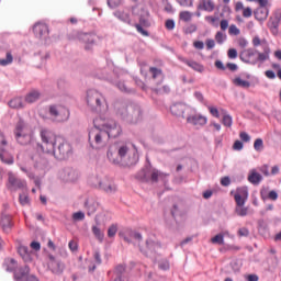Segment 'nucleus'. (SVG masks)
I'll list each match as a JSON object with an SVG mask.
<instances>
[{"label":"nucleus","mask_w":281,"mask_h":281,"mask_svg":"<svg viewBox=\"0 0 281 281\" xmlns=\"http://www.w3.org/2000/svg\"><path fill=\"white\" fill-rule=\"evenodd\" d=\"M113 106L116 116L126 124H139V122L144 120V111L137 103H128L124 100H116Z\"/></svg>","instance_id":"obj_1"},{"label":"nucleus","mask_w":281,"mask_h":281,"mask_svg":"<svg viewBox=\"0 0 281 281\" xmlns=\"http://www.w3.org/2000/svg\"><path fill=\"white\" fill-rule=\"evenodd\" d=\"M128 146L123 145L121 147H110L108 149V159L115 166H123V168H131L136 166L139 161V154L137 151L130 153Z\"/></svg>","instance_id":"obj_2"},{"label":"nucleus","mask_w":281,"mask_h":281,"mask_svg":"<svg viewBox=\"0 0 281 281\" xmlns=\"http://www.w3.org/2000/svg\"><path fill=\"white\" fill-rule=\"evenodd\" d=\"M105 127L108 131H102L100 127L94 125V130L89 132V142H91V138L93 137L95 144V146L90 144L92 148H100L101 146H104V142H102L104 137H119V135L122 133V127L115 122L106 123Z\"/></svg>","instance_id":"obj_3"},{"label":"nucleus","mask_w":281,"mask_h":281,"mask_svg":"<svg viewBox=\"0 0 281 281\" xmlns=\"http://www.w3.org/2000/svg\"><path fill=\"white\" fill-rule=\"evenodd\" d=\"M86 100L87 105L92 113L100 115V113H104V111H106V99H104V95L98 90H88Z\"/></svg>","instance_id":"obj_4"},{"label":"nucleus","mask_w":281,"mask_h":281,"mask_svg":"<svg viewBox=\"0 0 281 281\" xmlns=\"http://www.w3.org/2000/svg\"><path fill=\"white\" fill-rule=\"evenodd\" d=\"M132 13L138 16V24H135V27L138 34L143 36H150V33L144 27H150V11L146 8H140L137 10V5L132 7Z\"/></svg>","instance_id":"obj_5"},{"label":"nucleus","mask_w":281,"mask_h":281,"mask_svg":"<svg viewBox=\"0 0 281 281\" xmlns=\"http://www.w3.org/2000/svg\"><path fill=\"white\" fill-rule=\"evenodd\" d=\"M74 153V148L71 144H69L63 136L57 138L56 146L53 147V150L49 155H54L55 159H59V161H65V159H69Z\"/></svg>","instance_id":"obj_6"},{"label":"nucleus","mask_w":281,"mask_h":281,"mask_svg":"<svg viewBox=\"0 0 281 281\" xmlns=\"http://www.w3.org/2000/svg\"><path fill=\"white\" fill-rule=\"evenodd\" d=\"M40 135L43 144H37V146L43 153L49 155L58 143V138H60L61 136L54 134V132L49 130H42Z\"/></svg>","instance_id":"obj_7"},{"label":"nucleus","mask_w":281,"mask_h":281,"mask_svg":"<svg viewBox=\"0 0 281 281\" xmlns=\"http://www.w3.org/2000/svg\"><path fill=\"white\" fill-rule=\"evenodd\" d=\"M160 175L161 173L159 172V170L153 168L150 160L147 159V165L145 166V168L137 172L136 179H138V181H142L143 183H148V181H151V183H157V181H159Z\"/></svg>","instance_id":"obj_8"},{"label":"nucleus","mask_w":281,"mask_h":281,"mask_svg":"<svg viewBox=\"0 0 281 281\" xmlns=\"http://www.w3.org/2000/svg\"><path fill=\"white\" fill-rule=\"evenodd\" d=\"M160 249L161 245L153 239H147L144 247L139 246V251L142 255L146 256V258H150L151 260H157Z\"/></svg>","instance_id":"obj_9"},{"label":"nucleus","mask_w":281,"mask_h":281,"mask_svg":"<svg viewBox=\"0 0 281 281\" xmlns=\"http://www.w3.org/2000/svg\"><path fill=\"white\" fill-rule=\"evenodd\" d=\"M93 181H95L91 183L93 188H99L100 190H103V192H106L108 194H113L117 190V187H115V183H113L112 180L109 179V177H105L103 180L93 178Z\"/></svg>","instance_id":"obj_10"},{"label":"nucleus","mask_w":281,"mask_h":281,"mask_svg":"<svg viewBox=\"0 0 281 281\" xmlns=\"http://www.w3.org/2000/svg\"><path fill=\"white\" fill-rule=\"evenodd\" d=\"M256 54H258L257 49H254V48L244 49L239 54L240 61L246 63V65H258V58L256 57Z\"/></svg>","instance_id":"obj_11"},{"label":"nucleus","mask_w":281,"mask_h":281,"mask_svg":"<svg viewBox=\"0 0 281 281\" xmlns=\"http://www.w3.org/2000/svg\"><path fill=\"white\" fill-rule=\"evenodd\" d=\"M7 188L11 192H16V190H22V188H25V181L14 176V173L9 172Z\"/></svg>","instance_id":"obj_12"},{"label":"nucleus","mask_w":281,"mask_h":281,"mask_svg":"<svg viewBox=\"0 0 281 281\" xmlns=\"http://www.w3.org/2000/svg\"><path fill=\"white\" fill-rule=\"evenodd\" d=\"M33 33L40 41H47L49 36V26L45 23H36L33 26Z\"/></svg>","instance_id":"obj_13"},{"label":"nucleus","mask_w":281,"mask_h":281,"mask_svg":"<svg viewBox=\"0 0 281 281\" xmlns=\"http://www.w3.org/2000/svg\"><path fill=\"white\" fill-rule=\"evenodd\" d=\"M78 38L81 41V43H85V49L87 52L91 50L93 45H95V34L93 33H85L80 32L78 33Z\"/></svg>","instance_id":"obj_14"},{"label":"nucleus","mask_w":281,"mask_h":281,"mask_svg":"<svg viewBox=\"0 0 281 281\" xmlns=\"http://www.w3.org/2000/svg\"><path fill=\"white\" fill-rule=\"evenodd\" d=\"M60 178L66 183H74V181H78V171L71 167H66L63 169Z\"/></svg>","instance_id":"obj_15"},{"label":"nucleus","mask_w":281,"mask_h":281,"mask_svg":"<svg viewBox=\"0 0 281 281\" xmlns=\"http://www.w3.org/2000/svg\"><path fill=\"white\" fill-rule=\"evenodd\" d=\"M30 266H21L14 270L13 280L14 281H24L30 276Z\"/></svg>","instance_id":"obj_16"},{"label":"nucleus","mask_w":281,"mask_h":281,"mask_svg":"<svg viewBox=\"0 0 281 281\" xmlns=\"http://www.w3.org/2000/svg\"><path fill=\"white\" fill-rule=\"evenodd\" d=\"M249 198V191L247 188H241L237 190L235 194V203L237 207H243L245 205V201Z\"/></svg>","instance_id":"obj_17"},{"label":"nucleus","mask_w":281,"mask_h":281,"mask_svg":"<svg viewBox=\"0 0 281 281\" xmlns=\"http://www.w3.org/2000/svg\"><path fill=\"white\" fill-rule=\"evenodd\" d=\"M187 122L193 126H205L207 124V117L201 114L190 115L187 116Z\"/></svg>","instance_id":"obj_18"},{"label":"nucleus","mask_w":281,"mask_h":281,"mask_svg":"<svg viewBox=\"0 0 281 281\" xmlns=\"http://www.w3.org/2000/svg\"><path fill=\"white\" fill-rule=\"evenodd\" d=\"M186 104L183 103H175L171 105L170 108V112L172 113V115H176V117H182L183 120H186Z\"/></svg>","instance_id":"obj_19"},{"label":"nucleus","mask_w":281,"mask_h":281,"mask_svg":"<svg viewBox=\"0 0 281 281\" xmlns=\"http://www.w3.org/2000/svg\"><path fill=\"white\" fill-rule=\"evenodd\" d=\"M281 12H277L273 18H270L268 22V27L271 30L272 34H278V27H280Z\"/></svg>","instance_id":"obj_20"},{"label":"nucleus","mask_w":281,"mask_h":281,"mask_svg":"<svg viewBox=\"0 0 281 281\" xmlns=\"http://www.w3.org/2000/svg\"><path fill=\"white\" fill-rule=\"evenodd\" d=\"M0 225L5 234L10 233V229H12L13 226L12 217L8 214H2Z\"/></svg>","instance_id":"obj_21"},{"label":"nucleus","mask_w":281,"mask_h":281,"mask_svg":"<svg viewBox=\"0 0 281 281\" xmlns=\"http://www.w3.org/2000/svg\"><path fill=\"white\" fill-rule=\"evenodd\" d=\"M254 16L257 21H267L268 16H269V8H257L254 11Z\"/></svg>","instance_id":"obj_22"},{"label":"nucleus","mask_w":281,"mask_h":281,"mask_svg":"<svg viewBox=\"0 0 281 281\" xmlns=\"http://www.w3.org/2000/svg\"><path fill=\"white\" fill-rule=\"evenodd\" d=\"M214 1L212 0H200L198 4V10H202L204 12H214Z\"/></svg>","instance_id":"obj_23"},{"label":"nucleus","mask_w":281,"mask_h":281,"mask_svg":"<svg viewBox=\"0 0 281 281\" xmlns=\"http://www.w3.org/2000/svg\"><path fill=\"white\" fill-rule=\"evenodd\" d=\"M48 267L50 268V271L53 273H56L57 276H60L63 271H65V265L60 262V260L57 261H49Z\"/></svg>","instance_id":"obj_24"},{"label":"nucleus","mask_w":281,"mask_h":281,"mask_svg":"<svg viewBox=\"0 0 281 281\" xmlns=\"http://www.w3.org/2000/svg\"><path fill=\"white\" fill-rule=\"evenodd\" d=\"M18 254L24 262H32V255L30 254V248L27 246H20L18 248Z\"/></svg>","instance_id":"obj_25"},{"label":"nucleus","mask_w":281,"mask_h":281,"mask_svg":"<svg viewBox=\"0 0 281 281\" xmlns=\"http://www.w3.org/2000/svg\"><path fill=\"white\" fill-rule=\"evenodd\" d=\"M41 91L31 90L25 97V102L29 104H34V102H38V100H41Z\"/></svg>","instance_id":"obj_26"},{"label":"nucleus","mask_w":281,"mask_h":281,"mask_svg":"<svg viewBox=\"0 0 281 281\" xmlns=\"http://www.w3.org/2000/svg\"><path fill=\"white\" fill-rule=\"evenodd\" d=\"M15 139L20 146H27L32 142V136L30 134H20L15 135Z\"/></svg>","instance_id":"obj_27"},{"label":"nucleus","mask_w":281,"mask_h":281,"mask_svg":"<svg viewBox=\"0 0 281 281\" xmlns=\"http://www.w3.org/2000/svg\"><path fill=\"white\" fill-rule=\"evenodd\" d=\"M249 183H252V186H258L260 181H262V175L257 172L256 170H251L248 176Z\"/></svg>","instance_id":"obj_28"},{"label":"nucleus","mask_w":281,"mask_h":281,"mask_svg":"<svg viewBox=\"0 0 281 281\" xmlns=\"http://www.w3.org/2000/svg\"><path fill=\"white\" fill-rule=\"evenodd\" d=\"M0 159L3 164H7L8 166H12V164H14V156L8 154L5 149L0 150Z\"/></svg>","instance_id":"obj_29"},{"label":"nucleus","mask_w":281,"mask_h":281,"mask_svg":"<svg viewBox=\"0 0 281 281\" xmlns=\"http://www.w3.org/2000/svg\"><path fill=\"white\" fill-rule=\"evenodd\" d=\"M149 72L151 74L153 80H157L158 78L159 81L157 82V85H159L160 82H164V72L161 71V69L156 67H150Z\"/></svg>","instance_id":"obj_30"},{"label":"nucleus","mask_w":281,"mask_h":281,"mask_svg":"<svg viewBox=\"0 0 281 281\" xmlns=\"http://www.w3.org/2000/svg\"><path fill=\"white\" fill-rule=\"evenodd\" d=\"M183 63H186V65H188V67H191V69H193L194 71H198L199 74H203V71L205 70V68L203 67V65L194 61V60H183Z\"/></svg>","instance_id":"obj_31"},{"label":"nucleus","mask_w":281,"mask_h":281,"mask_svg":"<svg viewBox=\"0 0 281 281\" xmlns=\"http://www.w3.org/2000/svg\"><path fill=\"white\" fill-rule=\"evenodd\" d=\"M269 54H271V49L269 48L268 45L263 46V53L258 52L257 53V63H265V60H269Z\"/></svg>","instance_id":"obj_32"},{"label":"nucleus","mask_w":281,"mask_h":281,"mask_svg":"<svg viewBox=\"0 0 281 281\" xmlns=\"http://www.w3.org/2000/svg\"><path fill=\"white\" fill-rule=\"evenodd\" d=\"M114 16H116V19H119L123 23H126L127 25H132L131 14L125 13V12L116 11L114 13Z\"/></svg>","instance_id":"obj_33"},{"label":"nucleus","mask_w":281,"mask_h":281,"mask_svg":"<svg viewBox=\"0 0 281 281\" xmlns=\"http://www.w3.org/2000/svg\"><path fill=\"white\" fill-rule=\"evenodd\" d=\"M233 85H235V87H240L241 89H249V87H251V82L243 80L240 77L233 79Z\"/></svg>","instance_id":"obj_34"},{"label":"nucleus","mask_w":281,"mask_h":281,"mask_svg":"<svg viewBox=\"0 0 281 281\" xmlns=\"http://www.w3.org/2000/svg\"><path fill=\"white\" fill-rule=\"evenodd\" d=\"M117 89L122 91V93H135V90L132 88H128L124 81H117L114 83Z\"/></svg>","instance_id":"obj_35"},{"label":"nucleus","mask_w":281,"mask_h":281,"mask_svg":"<svg viewBox=\"0 0 281 281\" xmlns=\"http://www.w3.org/2000/svg\"><path fill=\"white\" fill-rule=\"evenodd\" d=\"M9 106L11 109H23V99L21 98H14L11 101H9Z\"/></svg>","instance_id":"obj_36"},{"label":"nucleus","mask_w":281,"mask_h":281,"mask_svg":"<svg viewBox=\"0 0 281 281\" xmlns=\"http://www.w3.org/2000/svg\"><path fill=\"white\" fill-rule=\"evenodd\" d=\"M60 105H49L48 113L52 117H58L60 115Z\"/></svg>","instance_id":"obj_37"},{"label":"nucleus","mask_w":281,"mask_h":281,"mask_svg":"<svg viewBox=\"0 0 281 281\" xmlns=\"http://www.w3.org/2000/svg\"><path fill=\"white\" fill-rule=\"evenodd\" d=\"M211 243H213V245H225V236L220 233L211 239Z\"/></svg>","instance_id":"obj_38"},{"label":"nucleus","mask_w":281,"mask_h":281,"mask_svg":"<svg viewBox=\"0 0 281 281\" xmlns=\"http://www.w3.org/2000/svg\"><path fill=\"white\" fill-rule=\"evenodd\" d=\"M254 148L257 153H262L265 150V142L262 138H257L254 143Z\"/></svg>","instance_id":"obj_39"},{"label":"nucleus","mask_w":281,"mask_h":281,"mask_svg":"<svg viewBox=\"0 0 281 281\" xmlns=\"http://www.w3.org/2000/svg\"><path fill=\"white\" fill-rule=\"evenodd\" d=\"M222 124L226 126L227 128H232V124H234V121L232 119V115L224 114L222 119Z\"/></svg>","instance_id":"obj_40"},{"label":"nucleus","mask_w":281,"mask_h":281,"mask_svg":"<svg viewBox=\"0 0 281 281\" xmlns=\"http://www.w3.org/2000/svg\"><path fill=\"white\" fill-rule=\"evenodd\" d=\"M92 234L95 236L98 240H100V243L104 240V233H102V231H100L98 226H92Z\"/></svg>","instance_id":"obj_41"},{"label":"nucleus","mask_w":281,"mask_h":281,"mask_svg":"<svg viewBox=\"0 0 281 281\" xmlns=\"http://www.w3.org/2000/svg\"><path fill=\"white\" fill-rule=\"evenodd\" d=\"M14 60V57L12 56V53H7V57L4 59H0L1 67H7V65H11V63Z\"/></svg>","instance_id":"obj_42"},{"label":"nucleus","mask_w":281,"mask_h":281,"mask_svg":"<svg viewBox=\"0 0 281 281\" xmlns=\"http://www.w3.org/2000/svg\"><path fill=\"white\" fill-rule=\"evenodd\" d=\"M19 201H20V205H30V195L25 194V193H20L19 195Z\"/></svg>","instance_id":"obj_43"},{"label":"nucleus","mask_w":281,"mask_h":281,"mask_svg":"<svg viewBox=\"0 0 281 281\" xmlns=\"http://www.w3.org/2000/svg\"><path fill=\"white\" fill-rule=\"evenodd\" d=\"M235 213L237 216H247V214H249V209L245 206H236Z\"/></svg>","instance_id":"obj_44"},{"label":"nucleus","mask_w":281,"mask_h":281,"mask_svg":"<svg viewBox=\"0 0 281 281\" xmlns=\"http://www.w3.org/2000/svg\"><path fill=\"white\" fill-rule=\"evenodd\" d=\"M23 128H25V123L23 122V120H20L14 128V135H16L18 133L21 135L23 134Z\"/></svg>","instance_id":"obj_45"},{"label":"nucleus","mask_w":281,"mask_h":281,"mask_svg":"<svg viewBox=\"0 0 281 281\" xmlns=\"http://www.w3.org/2000/svg\"><path fill=\"white\" fill-rule=\"evenodd\" d=\"M225 38H227V35L223 34L221 31L215 34V41L218 45H223V43H225Z\"/></svg>","instance_id":"obj_46"},{"label":"nucleus","mask_w":281,"mask_h":281,"mask_svg":"<svg viewBox=\"0 0 281 281\" xmlns=\"http://www.w3.org/2000/svg\"><path fill=\"white\" fill-rule=\"evenodd\" d=\"M180 19L181 21H184L186 23H188V21L192 20V13H190V11H182L180 12Z\"/></svg>","instance_id":"obj_47"},{"label":"nucleus","mask_w":281,"mask_h":281,"mask_svg":"<svg viewBox=\"0 0 281 281\" xmlns=\"http://www.w3.org/2000/svg\"><path fill=\"white\" fill-rule=\"evenodd\" d=\"M115 234H117V225L112 224V225L108 228V237H109V238H113V237H115Z\"/></svg>","instance_id":"obj_48"},{"label":"nucleus","mask_w":281,"mask_h":281,"mask_svg":"<svg viewBox=\"0 0 281 281\" xmlns=\"http://www.w3.org/2000/svg\"><path fill=\"white\" fill-rule=\"evenodd\" d=\"M109 8L115 10V8H120L122 5V0H106Z\"/></svg>","instance_id":"obj_49"},{"label":"nucleus","mask_w":281,"mask_h":281,"mask_svg":"<svg viewBox=\"0 0 281 281\" xmlns=\"http://www.w3.org/2000/svg\"><path fill=\"white\" fill-rule=\"evenodd\" d=\"M72 221H85V212L78 211L72 214Z\"/></svg>","instance_id":"obj_50"},{"label":"nucleus","mask_w":281,"mask_h":281,"mask_svg":"<svg viewBox=\"0 0 281 281\" xmlns=\"http://www.w3.org/2000/svg\"><path fill=\"white\" fill-rule=\"evenodd\" d=\"M228 34H231L233 36H238V34H240V30L238 27H236L235 24H232L228 29Z\"/></svg>","instance_id":"obj_51"},{"label":"nucleus","mask_w":281,"mask_h":281,"mask_svg":"<svg viewBox=\"0 0 281 281\" xmlns=\"http://www.w3.org/2000/svg\"><path fill=\"white\" fill-rule=\"evenodd\" d=\"M227 56H228V58L234 60V59L238 58V50H236V48H229L227 52Z\"/></svg>","instance_id":"obj_52"},{"label":"nucleus","mask_w":281,"mask_h":281,"mask_svg":"<svg viewBox=\"0 0 281 281\" xmlns=\"http://www.w3.org/2000/svg\"><path fill=\"white\" fill-rule=\"evenodd\" d=\"M232 184V179L229 178V176H225L221 179V186H223L224 188H227Z\"/></svg>","instance_id":"obj_53"},{"label":"nucleus","mask_w":281,"mask_h":281,"mask_svg":"<svg viewBox=\"0 0 281 281\" xmlns=\"http://www.w3.org/2000/svg\"><path fill=\"white\" fill-rule=\"evenodd\" d=\"M170 214H171L172 218H177V216H179V214H180L179 205L173 204L171 207Z\"/></svg>","instance_id":"obj_54"},{"label":"nucleus","mask_w":281,"mask_h":281,"mask_svg":"<svg viewBox=\"0 0 281 281\" xmlns=\"http://www.w3.org/2000/svg\"><path fill=\"white\" fill-rule=\"evenodd\" d=\"M158 267L162 271H168V269H170V263L168 262V260H162L158 263Z\"/></svg>","instance_id":"obj_55"},{"label":"nucleus","mask_w":281,"mask_h":281,"mask_svg":"<svg viewBox=\"0 0 281 281\" xmlns=\"http://www.w3.org/2000/svg\"><path fill=\"white\" fill-rule=\"evenodd\" d=\"M130 236L133 240H137V243H142L143 240L142 233L133 232Z\"/></svg>","instance_id":"obj_56"},{"label":"nucleus","mask_w":281,"mask_h":281,"mask_svg":"<svg viewBox=\"0 0 281 281\" xmlns=\"http://www.w3.org/2000/svg\"><path fill=\"white\" fill-rule=\"evenodd\" d=\"M178 3L183 8H192L193 1L192 0H178Z\"/></svg>","instance_id":"obj_57"},{"label":"nucleus","mask_w":281,"mask_h":281,"mask_svg":"<svg viewBox=\"0 0 281 281\" xmlns=\"http://www.w3.org/2000/svg\"><path fill=\"white\" fill-rule=\"evenodd\" d=\"M198 27L196 24H190L186 27V34H194L196 32Z\"/></svg>","instance_id":"obj_58"},{"label":"nucleus","mask_w":281,"mask_h":281,"mask_svg":"<svg viewBox=\"0 0 281 281\" xmlns=\"http://www.w3.org/2000/svg\"><path fill=\"white\" fill-rule=\"evenodd\" d=\"M239 137L241 139V142H251V136H249V134H247V132H241L239 134Z\"/></svg>","instance_id":"obj_59"},{"label":"nucleus","mask_w":281,"mask_h":281,"mask_svg":"<svg viewBox=\"0 0 281 281\" xmlns=\"http://www.w3.org/2000/svg\"><path fill=\"white\" fill-rule=\"evenodd\" d=\"M209 111L213 117H221V114L218 113V109L214 106H209Z\"/></svg>","instance_id":"obj_60"},{"label":"nucleus","mask_w":281,"mask_h":281,"mask_svg":"<svg viewBox=\"0 0 281 281\" xmlns=\"http://www.w3.org/2000/svg\"><path fill=\"white\" fill-rule=\"evenodd\" d=\"M238 236L247 237L249 236V229L247 227H241L238 229Z\"/></svg>","instance_id":"obj_61"},{"label":"nucleus","mask_w":281,"mask_h":281,"mask_svg":"<svg viewBox=\"0 0 281 281\" xmlns=\"http://www.w3.org/2000/svg\"><path fill=\"white\" fill-rule=\"evenodd\" d=\"M267 199H270V201H278V192L276 191H270L267 195Z\"/></svg>","instance_id":"obj_62"},{"label":"nucleus","mask_w":281,"mask_h":281,"mask_svg":"<svg viewBox=\"0 0 281 281\" xmlns=\"http://www.w3.org/2000/svg\"><path fill=\"white\" fill-rule=\"evenodd\" d=\"M243 147H244L243 142L235 140V143L233 145L234 150H243Z\"/></svg>","instance_id":"obj_63"},{"label":"nucleus","mask_w":281,"mask_h":281,"mask_svg":"<svg viewBox=\"0 0 281 281\" xmlns=\"http://www.w3.org/2000/svg\"><path fill=\"white\" fill-rule=\"evenodd\" d=\"M165 27H167V30H172L175 27V20H167Z\"/></svg>","instance_id":"obj_64"}]
</instances>
